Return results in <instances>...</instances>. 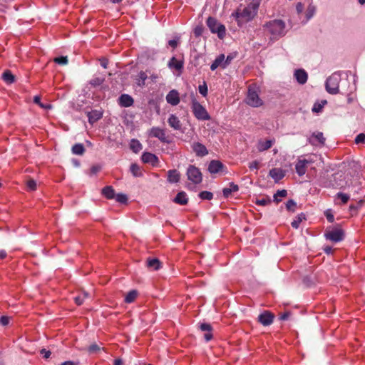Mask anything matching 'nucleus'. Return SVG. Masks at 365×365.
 <instances>
[{
    "mask_svg": "<svg viewBox=\"0 0 365 365\" xmlns=\"http://www.w3.org/2000/svg\"><path fill=\"white\" fill-rule=\"evenodd\" d=\"M207 25L210 30L213 34H217V36L222 39L226 33L225 26L221 24H219L215 18L209 17L207 19Z\"/></svg>",
    "mask_w": 365,
    "mask_h": 365,
    "instance_id": "obj_6",
    "label": "nucleus"
},
{
    "mask_svg": "<svg viewBox=\"0 0 365 365\" xmlns=\"http://www.w3.org/2000/svg\"><path fill=\"white\" fill-rule=\"evenodd\" d=\"M202 32H203V27L202 25H198L197 26L194 30H193V33L195 34V36H200L202 34Z\"/></svg>",
    "mask_w": 365,
    "mask_h": 365,
    "instance_id": "obj_48",
    "label": "nucleus"
},
{
    "mask_svg": "<svg viewBox=\"0 0 365 365\" xmlns=\"http://www.w3.org/2000/svg\"><path fill=\"white\" fill-rule=\"evenodd\" d=\"M193 151L197 156H205L208 153L206 147L200 143H194L192 145Z\"/></svg>",
    "mask_w": 365,
    "mask_h": 365,
    "instance_id": "obj_15",
    "label": "nucleus"
},
{
    "mask_svg": "<svg viewBox=\"0 0 365 365\" xmlns=\"http://www.w3.org/2000/svg\"><path fill=\"white\" fill-rule=\"evenodd\" d=\"M260 0H251L246 6L240 5L232 14L239 26L252 21L257 14Z\"/></svg>",
    "mask_w": 365,
    "mask_h": 365,
    "instance_id": "obj_1",
    "label": "nucleus"
},
{
    "mask_svg": "<svg viewBox=\"0 0 365 365\" xmlns=\"http://www.w3.org/2000/svg\"><path fill=\"white\" fill-rule=\"evenodd\" d=\"M309 142L314 145H323L325 138L322 132H316L309 138Z\"/></svg>",
    "mask_w": 365,
    "mask_h": 365,
    "instance_id": "obj_10",
    "label": "nucleus"
},
{
    "mask_svg": "<svg viewBox=\"0 0 365 365\" xmlns=\"http://www.w3.org/2000/svg\"><path fill=\"white\" fill-rule=\"evenodd\" d=\"M305 219V215L304 213H300L294 219L291 225L294 228L297 229L299 227L300 223Z\"/></svg>",
    "mask_w": 365,
    "mask_h": 365,
    "instance_id": "obj_32",
    "label": "nucleus"
},
{
    "mask_svg": "<svg viewBox=\"0 0 365 365\" xmlns=\"http://www.w3.org/2000/svg\"><path fill=\"white\" fill-rule=\"evenodd\" d=\"M41 353L42 354H43V357H44L45 359H48V358H49V356H50V355H51V351H46V349H42V350L41 351Z\"/></svg>",
    "mask_w": 365,
    "mask_h": 365,
    "instance_id": "obj_57",
    "label": "nucleus"
},
{
    "mask_svg": "<svg viewBox=\"0 0 365 365\" xmlns=\"http://www.w3.org/2000/svg\"><path fill=\"white\" fill-rule=\"evenodd\" d=\"M85 151L83 145L81 143L76 144L72 148V152L76 155H82Z\"/></svg>",
    "mask_w": 365,
    "mask_h": 365,
    "instance_id": "obj_37",
    "label": "nucleus"
},
{
    "mask_svg": "<svg viewBox=\"0 0 365 365\" xmlns=\"http://www.w3.org/2000/svg\"><path fill=\"white\" fill-rule=\"evenodd\" d=\"M168 66L170 68H175L177 71H180L182 68L183 63L182 61H178L176 58L173 57L168 63Z\"/></svg>",
    "mask_w": 365,
    "mask_h": 365,
    "instance_id": "obj_28",
    "label": "nucleus"
},
{
    "mask_svg": "<svg viewBox=\"0 0 365 365\" xmlns=\"http://www.w3.org/2000/svg\"><path fill=\"white\" fill-rule=\"evenodd\" d=\"M2 78L7 83H12L14 81V76L9 71L4 72Z\"/></svg>",
    "mask_w": 365,
    "mask_h": 365,
    "instance_id": "obj_36",
    "label": "nucleus"
},
{
    "mask_svg": "<svg viewBox=\"0 0 365 365\" xmlns=\"http://www.w3.org/2000/svg\"><path fill=\"white\" fill-rule=\"evenodd\" d=\"M188 198L187 194L185 192H180L178 193L174 199V202L180 205H186L187 203Z\"/></svg>",
    "mask_w": 365,
    "mask_h": 365,
    "instance_id": "obj_27",
    "label": "nucleus"
},
{
    "mask_svg": "<svg viewBox=\"0 0 365 365\" xmlns=\"http://www.w3.org/2000/svg\"><path fill=\"white\" fill-rule=\"evenodd\" d=\"M200 329L203 331H210L211 326L209 324L203 323L200 324Z\"/></svg>",
    "mask_w": 365,
    "mask_h": 365,
    "instance_id": "obj_53",
    "label": "nucleus"
},
{
    "mask_svg": "<svg viewBox=\"0 0 365 365\" xmlns=\"http://www.w3.org/2000/svg\"><path fill=\"white\" fill-rule=\"evenodd\" d=\"M327 103V101L326 100H322L320 101L316 102L313 106L312 111L317 113L322 112V108Z\"/></svg>",
    "mask_w": 365,
    "mask_h": 365,
    "instance_id": "obj_31",
    "label": "nucleus"
},
{
    "mask_svg": "<svg viewBox=\"0 0 365 365\" xmlns=\"http://www.w3.org/2000/svg\"><path fill=\"white\" fill-rule=\"evenodd\" d=\"M265 28L274 38L285 35L286 25L282 20L275 19L265 24Z\"/></svg>",
    "mask_w": 365,
    "mask_h": 365,
    "instance_id": "obj_2",
    "label": "nucleus"
},
{
    "mask_svg": "<svg viewBox=\"0 0 365 365\" xmlns=\"http://www.w3.org/2000/svg\"><path fill=\"white\" fill-rule=\"evenodd\" d=\"M307 166L308 165L305 163V161L304 160V159H302V157L298 158L295 165L297 173L299 176L304 175L306 173Z\"/></svg>",
    "mask_w": 365,
    "mask_h": 365,
    "instance_id": "obj_14",
    "label": "nucleus"
},
{
    "mask_svg": "<svg viewBox=\"0 0 365 365\" xmlns=\"http://www.w3.org/2000/svg\"><path fill=\"white\" fill-rule=\"evenodd\" d=\"M53 61L55 63L61 65H66L68 63L67 56L56 57Z\"/></svg>",
    "mask_w": 365,
    "mask_h": 365,
    "instance_id": "obj_45",
    "label": "nucleus"
},
{
    "mask_svg": "<svg viewBox=\"0 0 365 365\" xmlns=\"http://www.w3.org/2000/svg\"><path fill=\"white\" fill-rule=\"evenodd\" d=\"M245 101L248 106L253 108H258L264 104L263 100L259 98V88L255 86H249Z\"/></svg>",
    "mask_w": 365,
    "mask_h": 365,
    "instance_id": "obj_3",
    "label": "nucleus"
},
{
    "mask_svg": "<svg viewBox=\"0 0 365 365\" xmlns=\"http://www.w3.org/2000/svg\"><path fill=\"white\" fill-rule=\"evenodd\" d=\"M34 101L36 103L38 104L39 106H40V104H41V98H40V97H39V96H36L34 97Z\"/></svg>",
    "mask_w": 365,
    "mask_h": 365,
    "instance_id": "obj_64",
    "label": "nucleus"
},
{
    "mask_svg": "<svg viewBox=\"0 0 365 365\" xmlns=\"http://www.w3.org/2000/svg\"><path fill=\"white\" fill-rule=\"evenodd\" d=\"M168 123L169 125L174 130H180V128H181V126H182L181 122H180V119L178 118V117L174 114H171L169 116Z\"/></svg>",
    "mask_w": 365,
    "mask_h": 365,
    "instance_id": "obj_20",
    "label": "nucleus"
},
{
    "mask_svg": "<svg viewBox=\"0 0 365 365\" xmlns=\"http://www.w3.org/2000/svg\"><path fill=\"white\" fill-rule=\"evenodd\" d=\"M169 46L173 47V48H176L178 46V40L176 39H172L168 41Z\"/></svg>",
    "mask_w": 365,
    "mask_h": 365,
    "instance_id": "obj_56",
    "label": "nucleus"
},
{
    "mask_svg": "<svg viewBox=\"0 0 365 365\" xmlns=\"http://www.w3.org/2000/svg\"><path fill=\"white\" fill-rule=\"evenodd\" d=\"M274 143V139L259 140L257 144V149L259 152H263L270 148Z\"/></svg>",
    "mask_w": 365,
    "mask_h": 365,
    "instance_id": "obj_13",
    "label": "nucleus"
},
{
    "mask_svg": "<svg viewBox=\"0 0 365 365\" xmlns=\"http://www.w3.org/2000/svg\"><path fill=\"white\" fill-rule=\"evenodd\" d=\"M324 251L327 254L329 255V254H331V252H332V248H331V247H329V246H327V247H325L324 248Z\"/></svg>",
    "mask_w": 365,
    "mask_h": 365,
    "instance_id": "obj_63",
    "label": "nucleus"
},
{
    "mask_svg": "<svg viewBox=\"0 0 365 365\" xmlns=\"http://www.w3.org/2000/svg\"><path fill=\"white\" fill-rule=\"evenodd\" d=\"M238 190H239V187L237 185H236L233 182H230L229 187H225L222 190L223 196L225 198H227L230 197V195H231V193L232 192H237V191H238Z\"/></svg>",
    "mask_w": 365,
    "mask_h": 365,
    "instance_id": "obj_26",
    "label": "nucleus"
},
{
    "mask_svg": "<svg viewBox=\"0 0 365 365\" xmlns=\"http://www.w3.org/2000/svg\"><path fill=\"white\" fill-rule=\"evenodd\" d=\"M259 321L264 326H269L273 322V315L268 312H264L259 314Z\"/></svg>",
    "mask_w": 365,
    "mask_h": 365,
    "instance_id": "obj_19",
    "label": "nucleus"
},
{
    "mask_svg": "<svg viewBox=\"0 0 365 365\" xmlns=\"http://www.w3.org/2000/svg\"><path fill=\"white\" fill-rule=\"evenodd\" d=\"M102 192L103 195L108 199H113L115 197V191L111 186L105 187L103 189Z\"/></svg>",
    "mask_w": 365,
    "mask_h": 365,
    "instance_id": "obj_30",
    "label": "nucleus"
},
{
    "mask_svg": "<svg viewBox=\"0 0 365 365\" xmlns=\"http://www.w3.org/2000/svg\"><path fill=\"white\" fill-rule=\"evenodd\" d=\"M103 113L100 110H92L88 113V121L93 124L102 118Z\"/></svg>",
    "mask_w": 365,
    "mask_h": 365,
    "instance_id": "obj_24",
    "label": "nucleus"
},
{
    "mask_svg": "<svg viewBox=\"0 0 365 365\" xmlns=\"http://www.w3.org/2000/svg\"><path fill=\"white\" fill-rule=\"evenodd\" d=\"M138 296V292L136 290L130 291L125 297V302L126 303H132L135 301Z\"/></svg>",
    "mask_w": 365,
    "mask_h": 365,
    "instance_id": "obj_34",
    "label": "nucleus"
},
{
    "mask_svg": "<svg viewBox=\"0 0 365 365\" xmlns=\"http://www.w3.org/2000/svg\"><path fill=\"white\" fill-rule=\"evenodd\" d=\"M88 297V294L87 292H83L81 295L75 297V302L78 305H81L83 304L84 299Z\"/></svg>",
    "mask_w": 365,
    "mask_h": 365,
    "instance_id": "obj_41",
    "label": "nucleus"
},
{
    "mask_svg": "<svg viewBox=\"0 0 365 365\" xmlns=\"http://www.w3.org/2000/svg\"><path fill=\"white\" fill-rule=\"evenodd\" d=\"M218 67H221L222 68H225L227 67L226 63H225V55L224 54H220L215 58V60L213 61V63L210 66V69L212 71H215Z\"/></svg>",
    "mask_w": 365,
    "mask_h": 365,
    "instance_id": "obj_17",
    "label": "nucleus"
},
{
    "mask_svg": "<svg viewBox=\"0 0 365 365\" xmlns=\"http://www.w3.org/2000/svg\"><path fill=\"white\" fill-rule=\"evenodd\" d=\"M315 158H316V155H310L307 156V158H302V159H304L305 163L309 165L315 161V159H314Z\"/></svg>",
    "mask_w": 365,
    "mask_h": 365,
    "instance_id": "obj_51",
    "label": "nucleus"
},
{
    "mask_svg": "<svg viewBox=\"0 0 365 365\" xmlns=\"http://www.w3.org/2000/svg\"><path fill=\"white\" fill-rule=\"evenodd\" d=\"M180 173L176 170H170L168 171V180L170 183H175L180 180Z\"/></svg>",
    "mask_w": 365,
    "mask_h": 365,
    "instance_id": "obj_25",
    "label": "nucleus"
},
{
    "mask_svg": "<svg viewBox=\"0 0 365 365\" xmlns=\"http://www.w3.org/2000/svg\"><path fill=\"white\" fill-rule=\"evenodd\" d=\"M349 198V195L343 192H338L336 195V203L338 204L339 202H337L336 200H340L341 204H346Z\"/></svg>",
    "mask_w": 365,
    "mask_h": 365,
    "instance_id": "obj_35",
    "label": "nucleus"
},
{
    "mask_svg": "<svg viewBox=\"0 0 365 365\" xmlns=\"http://www.w3.org/2000/svg\"><path fill=\"white\" fill-rule=\"evenodd\" d=\"M204 337H205V340H206L207 341H210V340L212 339V334L210 333V331H208L207 333L205 334Z\"/></svg>",
    "mask_w": 365,
    "mask_h": 365,
    "instance_id": "obj_61",
    "label": "nucleus"
},
{
    "mask_svg": "<svg viewBox=\"0 0 365 365\" xmlns=\"http://www.w3.org/2000/svg\"><path fill=\"white\" fill-rule=\"evenodd\" d=\"M287 195V192L286 190H278L274 195V201H276L277 202L281 201V199L282 197H286Z\"/></svg>",
    "mask_w": 365,
    "mask_h": 365,
    "instance_id": "obj_38",
    "label": "nucleus"
},
{
    "mask_svg": "<svg viewBox=\"0 0 365 365\" xmlns=\"http://www.w3.org/2000/svg\"><path fill=\"white\" fill-rule=\"evenodd\" d=\"M187 179L193 184H199L202 180V175L199 168L190 165L187 169Z\"/></svg>",
    "mask_w": 365,
    "mask_h": 365,
    "instance_id": "obj_7",
    "label": "nucleus"
},
{
    "mask_svg": "<svg viewBox=\"0 0 365 365\" xmlns=\"http://www.w3.org/2000/svg\"><path fill=\"white\" fill-rule=\"evenodd\" d=\"M148 76L145 72H140L136 78V83L138 84V86L140 87H143L145 85V82Z\"/></svg>",
    "mask_w": 365,
    "mask_h": 365,
    "instance_id": "obj_33",
    "label": "nucleus"
},
{
    "mask_svg": "<svg viewBox=\"0 0 365 365\" xmlns=\"http://www.w3.org/2000/svg\"><path fill=\"white\" fill-rule=\"evenodd\" d=\"M130 148L134 153H137L142 150L143 146L142 144L139 142V140L132 139L130 143Z\"/></svg>",
    "mask_w": 365,
    "mask_h": 365,
    "instance_id": "obj_29",
    "label": "nucleus"
},
{
    "mask_svg": "<svg viewBox=\"0 0 365 365\" xmlns=\"http://www.w3.org/2000/svg\"><path fill=\"white\" fill-rule=\"evenodd\" d=\"M199 93L204 97L207 95V86L204 82L202 85H200L198 87Z\"/></svg>",
    "mask_w": 365,
    "mask_h": 365,
    "instance_id": "obj_46",
    "label": "nucleus"
},
{
    "mask_svg": "<svg viewBox=\"0 0 365 365\" xmlns=\"http://www.w3.org/2000/svg\"><path fill=\"white\" fill-rule=\"evenodd\" d=\"M134 103L133 98L128 94H122L118 98V103L122 107H130Z\"/></svg>",
    "mask_w": 365,
    "mask_h": 365,
    "instance_id": "obj_16",
    "label": "nucleus"
},
{
    "mask_svg": "<svg viewBox=\"0 0 365 365\" xmlns=\"http://www.w3.org/2000/svg\"><path fill=\"white\" fill-rule=\"evenodd\" d=\"M269 175L273 178L276 182L282 179L284 176V172L279 168H273L269 171Z\"/></svg>",
    "mask_w": 365,
    "mask_h": 365,
    "instance_id": "obj_22",
    "label": "nucleus"
},
{
    "mask_svg": "<svg viewBox=\"0 0 365 365\" xmlns=\"http://www.w3.org/2000/svg\"><path fill=\"white\" fill-rule=\"evenodd\" d=\"M326 216H327V218L329 222H332L334 221V217L333 215L329 214V213L327 212L326 213Z\"/></svg>",
    "mask_w": 365,
    "mask_h": 365,
    "instance_id": "obj_62",
    "label": "nucleus"
},
{
    "mask_svg": "<svg viewBox=\"0 0 365 365\" xmlns=\"http://www.w3.org/2000/svg\"><path fill=\"white\" fill-rule=\"evenodd\" d=\"M297 206L296 202L293 200H289L286 204V207L288 210L294 212Z\"/></svg>",
    "mask_w": 365,
    "mask_h": 365,
    "instance_id": "obj_47",
    "label": "nucleus"
},
{
    "mask_svg": "<svg viewBox=\"0 0 365 365\" xmlns=\"http://www.w3.org/2000/svg\"><path fill=\"white\" fill-rule=\"evenodd\" d=\"M364 141H365V134H364V133L359 134L355 138V143L357 144L362 143Z\"/></svg>",
    "mask_w": 365,
    "mask_h": 365,
    "instance_id": "obj_50",
    "label": "nucleus"
},
{
    "mask_svg": "<svg viewBox=\"0 0 365 365\" xmlns=\"http://www.w3.org/2000/svg\"><path fill=\"white\" fill-rule=\"evenodd\" d=\"M166 101L172 106H177L180 103L179 93L176 90L170 91L166 96Z\"/></svg>",
    "mask_w": 365,
    "mask_h": 365,
    "instance_id": "obj_12",
    "label": "nucleus"
},
{
    "mask_svg": "<svg viewBox=\"0 0 365 365\" xmlns=\"http://www.w3.org/2000/svg\"><path fill=\"white\" fill-rule=\"evenodd\" d=\"M114 197L117 202L120 203H126L128 201L127 195L123 193H118Z\"/></svg>",
    "mask_w": 365,
    "mask_h": 365,
    "instance_id": "obj_42",
    "label": "nucleus"
},
{
    "mask_svg": "<svg viewBox=\"0 0 365 365\" xmlns=\"http://www.w3.org/2000/svg\"><path fill=\"white\" fill-rule=\"evenodd\" d=\"M223 164L219 160H212L208 166V170L211 174H216L222 172Z\"/></svg>",
    "mask_w": 365,
    "mask_h": 365,
    "instance_id": "obj_11",
    "label": "nucleus"
},
{
    "mask_svg": "<svg viewBox=\"0 0 365 365\" xmlns=\"http://www.w3.org/2000/svg\"><path fill=\"white\" fill-rule=\"evenodd\" d=\"M192 111L195 117L199 120H208L210 116L205 107L196 100H192L191 106Z\"/></svg>",
    "mask_w": 365,
    "mask_h": 365,
    "instance_id": "obj_5",
    "label": "nucleus"
},
{
    "mask_svg": "<svg viewBox=\"0 0 365 365\" xmlns=\"http://www.w3.org/2000/svg\"><path fill=\"white\" fill-rule=\"evenodd\" d=\"M294 77L301 85H303L307 83L308 79V74L304 69L299 68L296 69L294 72Z\"/></svg>",
    "mask_w": 365,
    "mask_h": 365,
    "instance_id": "obj_9",
    "label": "nucleus"
},
{
    "mask_svg": "<svg viewBox=\"0 0 365 365\" xmlns=\"http://www.w3.org/2000/svg\"><path fill=\"white\" fill-rule=\"evenodd\" d=\"M141 158L144 163H151L152 165H155L158 161V158L150 153H144Z\"/></svg>",
    "mask_w": 365,
    "mask_h": 365,
    "instance_id": "obj_23",
    "label": "nucleus"
},
{
    "mask_svg": "<svg viewBox=\"0 0 365 365\" xmlns=\"http://www.w3.org/2000/svg\"><path fill=\"white\" fill-rule=\"evenodd\" d=\"M27 187L30 190H35L36 189V182L34 180H29L27 182Z\"/></svg>",
    "mask_w": 365,
    "mask_h": 365,
    "instance_id": "obj_49",
    "label": "nucleus"
},
{
    "mask_svg": "<svg viewBox=\"0 0 365 365\" xmlns=\"http://www.w3.org/2000/svg\"><path fill=\"white\" fill-rule=\"evenodd\" d=\"M149 135L158 138L161 141L165 140V133L164 130L158 127H153L149 130Z\"/></svg>",
    "mask_w": 365,
    "mask_h": 365,
    "instance_id": "obj_18",
    "label": "nucleus"
},
{
    "mask_svg": "<svg viewBox=\"0 0 365 365\" xmlns=\"http://www.w3.org/2000/svg\"><path fill=\"white\" fill-rule=\"evenodd\" d=\"M130 172L135 177H139L142 175L139 166L136 164H132L130 165Z\"/></svg>",
    "mask_w": 365,
    "mask_h": 365,
    "instance_id": "obj_40",
    "label": "nucleus"
},
{
    "mask_svg": "<svg viewBox=\"0 0 365 365\" xmlns=\"http://www.w3.org/2000/svg\"><path fill=\"white\" fill-rule=\"evenodd\" d=\"M87 350L90 354H95L101 350V346L96 344H93L88 347Z\"/></svg>",
    "mask_w": 365,
    "mask_h": 365,
    "instance_id": "obj_44",
    "label": "nucleus"
},
{
    "mask_svg": "<svg viewBox=\"0 0 365 365\" xmlns=\"http://www.w3.org/2000/svg\"><path fill=\"white\" fill-rule=\"evenodd\" d=\"M233 59V56L231 55H228L227 58L225 57V63H226V66H228L231 61Z\"/></svg>",
    "mask_w": 365,
    "mask_h": 365,
    "instance_id": "obj_58",
    "label": "nucleus"
},
{
    "mask_svg": "<svg viewBox=\"0 0 365 365\" xmlns=\"http://www.w3.org/2000/svg\"><path fill=\"white\" fill-rule=\"evenodd\" d=\"M316 10V6L310 4L306 9L305 19H302V22L303 24H306L309 19H311L314 16Z\"/></svg>",
    "mask_w": 365,
    "mask_h": 365,
    "instance_id": "obj_21",
    "label": "nucleus"
},
{
    "mask_svg": "<svg viewBox=\"0 0 365 365\" xmlns=\"http://www.w3.org/2000/svg\"><path fill=\"white\" fill-rule=\"evenodd\" d=\"M325 237L327 240L330 241L337 242H340L344 238V233L341 229L334 228L331 230L327 231L325 233Z\"/></svg>",
    "mask_w": 365,
    "mask_h": 365,
    "instance_id": "obj_8",
    "label": "nucleus"
},
{
    "mask_svg": "<svg viewBox=\"0 0 365 365\" xmlns=\"http://www.w3.org/2000/svg\"><path fill=\"white\" fill-rule=\"evenodd\" d=\"M199 196L202 200H211L213 197V194L209 191H202Z\"/></svg>",
    "mask_w": 365,
    "mask_h": 365,
    "instance_id": "obj_43",
    "label": "nucleus"
},
{
    "mask_svg": "<svg viewBox=\"0 0 365 365\" xmlns=\"http://www.w3.org/2000/svg\"><path fill=\"white\" fill-rule=\"evenodd\" d=\"M160 262L158 259H151L148 261V266L155 270L160 268Z\"/></svg>",
    "mask_w": 365,
    "mask_h": 365,
    "instance_id": "obj_39",
    "label": "nucleus"
},
{
    "mask_svg": "<svg viewBox=\"0 0 365 365\" xmlns=\"http://www.w3.org/2000/svg\"><path fill=\"white\" fill-rule=\"evenodd\" d=\"M269 202V200L265 199L257 200V204L259 205H266Z\"/></svg>",
    "mask_w": 365,
    "mask_h": 365,
    "instance_id": "obj_59",
    "label": "nucleus"
},
{
    "mask_svg": "<svg viewBox=\"0 0 365 365\" xmlns=\"http://www.w3.org/2000/svg\"><path fill=\"white\" fill-rule=\"evenodd\" d=\"M249 168L250 170H258L259 169V162L257 160H254L249 163Z\"/></svg>",
    "mask_w": 365,
    "mask_h": 365,
    "instance_id": "obj_52",
    "label": "nucleus"
},
{
    "mask_svg": "<svg viewBox=\"0 0 365 365\" xmlns=\"http://www.w3.org/2000/svg\"><path fill=\"white\" fill-rule=\"evenodd\" d=\"M0 322L2 325L6 326L9 323V318L8 317L3 316L0 318Z\"/></svg>",
    "mask_w": 365,
    "mask_h": 365,
    "instance_id": "obj_54",
    "label": "nucleus"
},
{
    "mask_svg": "<svg viewBox=\"0 0 365 365\" xmlns=\"http://www.w3.org/2000/svg\"><path fill=\"white\" fill-rule=\"evenodd\" d=\"M296 10H297V12L299 15H301V14L302 13L303 10H304V6L302 3H298L297 5H296Z\"/></svg>",
    "mask_w": 365,
    "mask_h": 365,
    "instance_id": "obj_55",
    "label": "nucleus"
},
{
    "mask_svg": "<svg viewBox=\"0 0 365 365\" xmlns=\"http://www.w3.org/2000/svg\"><path fill=\"white\" fill-rule=\"evenodd\" d=\"M341 81V74L339 72H335L332 73L329 78H327L325 83L326 91L332 95L337 94L339 93V85Z\"/></svg>",
    "mask_w": 365,
    "mask_h": 365,
    "instance_id": "obj_4",
    "label": "nucleus"
},
{
    "mask_svg": "<svg viewBox=\"0 0 365 365\" xmlns=\"http://www.w3.org/2000/svg\"><path fill=\"white\" fill-rule=\"evenodd\" d=\"M101 168L99 166H93L91 169L92 173L96 174L100 170Z\"/></svg>",
    "mask_w": 365,
    "mask_h": 365,
    "instance_id": "obj_60",
    "label": "nucleus"
}]
</instances>
